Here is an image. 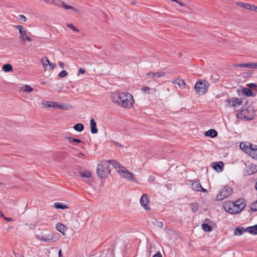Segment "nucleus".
<instances>
[{
  "label": "nucleus",
  "instance_id": "f257e3e1",
  "mask_svg": "<svg viewBox=\"0 0 257 257\" xmlns=\"http://www.w3.org/2000/svg\"><path fill=\"white\" fill-rule=\"evenodd\" d=\"M111 98L112 102L125 108H131L134 103L132 95L128 93L114 92Z\"/></svg>",
  "mask_w": 257,
  "mask_h": 257
},
{
  "label": "nucleus",
  "instance_id": "f03ea898",
  "mask_svg": "<svg viewBox=\"0 0 257 257\" xmlns=\"http://www.w3.org/2000/svg\"><path fill=\"white\" fill-rule=\"evenodd\" d=\"M245 207V203L242 199L234 202H230L224 205L225 210L230 214H236L240 212Z\"/></svg>",
  "mask_w": 257,
  "mask_h": 257
},
{
  "label": "nucleus",
  "instance_id": "7ed1b4c3",
  "mask_svg": "<svg viewBox=\"0 0 257 257\" xmlns=\"http://www.w3.org/2000/svg\"><path fill=\"white\" fill-rule=\"evenodd\" d=\"M112 162H116L115 160H103L100 162L97 168V174L101 178L106 177L110 173L109 166H112Z\"/></svg>",
  "mask_w": 257,
  "mask_h": 257
},
{
  "label": "nucleus",
  "instance_id": "20e7f679",
  "mask_svg": "<svg viewBox=\"0 0 257 257\" xmlns=\"http://www.w3.org/2000/svg\"><path fill=\"white\" fill-rule=\"evenodd\" d=\"M112 166L116 169L117 173L122 178L131 181H136L134 174L130 172L126 168L121 166L118 162H112Z\"/></svg>",
  "mask_w": 257,
  "mask_h": 257
},
{
  "label": "nucleus",
  "instance_id": "39448f33",
  "mask_svg": "<svg viewBox=\"0 0 257 257\" xmlns=\"http://www.w3.org/2000/svg\"><path fill=\"white\" fill-rule=\"evenodd\" d=\"M238 117L244 118L247 120H251L253 117V112L249 107H246L242 110L237 114Z\"/></svg>",
  "mask_w": 257,
  "mask_h": 257
},
{
  "label": "nucleus",
  "instance_id": "423d86ee",
  "mask_svg": "<svg viewBox=\"0 0 257 257\" xmlns=\"http://www.w3.org/2000/svg\"><path fill=\"white\" fill-rule=\"evenodd\" d=\"M38 239L40 240L44 241L47 242H55L57 241L60 238V235L59 234H55L53 233H50L44 236L39 235L37 237Z\"/></svg>",
  "mask_w": 257,
  "mask_h": 257
},
{
  "label": "nucleus",
  "instance_id": "0eeeda50",
  "mask_svg": "<svg viewBox=\"0 0 257 257\" xmlns=\"http://www.w3.org/2000/svg\"><path fill=\"white\" fill-rule=\"evenodd\" d=\"M232 193V189L228 186L224 187L216 196L218 200L221 201L229 196Z\"/></svg>",
  "mask_w": 257,
  "mask_h": 257
},
{
  "label": "nucleus",
  "instance_id": "6e6552de",
  "mask_svg": "<svg viewBox=\"0 0 257 257\" xmlns=\"http://www.w3.org/2000/svg\"><path fill=\"white\" fill-rule=\"evenodd\" d=\"M208 86L209 84L207 82L199 81L195 84L194 88L199 93L204 94L207 91Z\"/></svg>",
  "mask_w": 257,
  "mask_h": 257
},
{
  "label": "nucleus",
  "instance_id": "1a4fd4ad",
  "mask_svg": "<svg viewBox=\"0 0 257 257\" xmlns=\"http://www.w3.org/2000/svg\"><path fill=\"white\" fill-rule=\"evenodd\" d=\"M191 187L192 189L195 191H201L203 192H206L207 190L204 189L200 184V183L198 180L197 181H191Z\"/></svg>",
  "mask_w": 257,
  "mask_h": 257
},
{
  "label": "nucleus",
  "instance_id": "9d476101",
  "mask_svg": "<svg viewBox=\"0 0 257 257\" xmlns=\"http://www.w3.org/2000/svg\"><path fill=\"white\" fill-rule=\"evenodd\" d=\"M149 196L147 194H145L142 195L140 199V203L142 206L146 210H149L150 209L148 204L149 203Z\"/></svg>",
  "mask_w": 257,
  "mask_h": 257
},
{
  "label": "nucleus",
  "instance_id": "9b49d317",
  "mask_svg": "<svg viewBox=\"0 0 257 257\" xmlns=\"http://www.w3.org/2000/svg\"><path fill=\"white\" fill-rule=\"evenodd\" d=\"M165 73L164 72H149L146 74V75L149 77L151 78L155 79L157 78H160L165 75Z\"/></svg>",
  "mask_w": 257,
  "mask_h": 257
},
{
  "label": "nucleus",
  "instance_id": "f8f14e48",
  "mask_svg": "<svg viewBox=\"0 0 257 257\" xmlns=\"http://www.w3.org/2000/svg\"><path fill=\"white\" fill-rule=\"evenodd\" d=\"M250 147V150L247 155L253 159H257V146L252 144Z\"/></svg>",
  "mask_w": 257,
  "mask_h": 257
},
{
  "label": "nucleus",
  "instance_id": "ddd939ff",
  "mask_svg": "<svg viewBox=\"0 0 257 257\" xmlns=\"http://www.w3.org/2000/svg\"><path fill=\"white\" fill-rule=\"evenodd\" d=\"M15 28L18 29L19 33L20 34V38L25 41V36H27L26 32L23 26L19 25V26H15Z\"/></svg>",
  "mask_w": 257,
  "mask_h": 257
},
{
  "label": "nucleus",
  "instance_id": "4468645a",
  "mask_svg": "<svg viewBox=\"0 0 257 257\" xmlns=\"http://www.w3.org/2000/svg\"><path fill=\"white\" fill-rule=\"evenodd\" d=\"M43 104L46 107L62 108L61 105L52 101H46L43 102Z\"/></svg>",
  "mask_w": 257,
  "mask_h": 257
},
{
  "label": "nucleus",
  "instance_id": "2eb2a0df",
  "mask_svg": "<svg viewBox=\"0 0 257 257\" xmlns=\"http://www.w3.org/2000/svg\"><path fill=\"white\" fill-rule=\"evenodd\" d=\"M252 144L250 143L244 144L241 143L240 144L239 147L241 150H242L246 154H248V152L250 150V146Z\"/></svg>",
  "mask_w": 257,
  "mask_h": 257
},
{
  "label": "nucleus",
  "instance_id": "dca6fc26",
  "mask_svg": "<svg viewBox=\"0 0 257 257\" xmlns=\"http://www.w3.org/2000/svg\"><path fill=\"white\" fill-rule=\"evenodd\" d=\"M256 172H257V166L256 165L251 164L249 166V168L246 170V174L247 175H250L252 174L255 173Z\"/></svg>",
  "mask_w": 257,
  "mask_h": 257
},
{
  "label": "nucleus",
  "instance_id": "f3484780",
  "mask_svg": "<svg viewBox=\"0 0 257 257\" xmlns=\"http://www.w3.org/2000/svg\"><path fill=\"white\" fill-rule=\"evenodd\" d=\"M212 165L213 168L218 172H221L223 170V163L222 162H214Z\"/></svg>",
  "mask_w": 257,
  "mask_h": 257
},
{
  "label": "nucleus",
  "instance_id": "a211bd4d",
  "mask_svg": "<svg viewBox=\"0 0 257 257\" xmlns=\"http://www.w3.org/2000/svg\"><path fill=\"white\" fill-rule=\"evenodd\" d=\"M90 130L92 134H95L97 133L98 130L96 127V123L93 118H91L90 120Z\"/></svg>",
  "mask_w": 257,
  "mask_h": 257
},
{
  "label": "nucleus",
  "instance_id": "6ab92c4d",
  "mask_svg": "<svg viewBox=\"0 0 257 257\" xmlns=\"http://www.w3.org/2000/svg\"><path fill=\"white\" fill-rule=\"evenodd\" d=\"M231 105L234 107H238L241 104L242 101L238 98H233L231 100Z\"/></svg>",
  "mask_w": 257,
  "mask_h": 257
},
{
  "label": "nucleus",
  "instance_id": "aec40b11",
  "mask_svg": "<svg viewBox=\"0 0 257 257\" xmlns=\"http://www.w3.org/2000/svg\"><path fill=\"white\" fill-rule=\"evenodd\" d=\"M56 229H57V230L62 233L63 234H64L66 227L63 224L61 223H58L56 225Z\"/></svg>",
  "mask_w": 257,
  "mask_h": 257
},
{
  "label": "nucleus",
  "instance_id": "412c9836",
  "mask_svg": "<svg viewBox=\"0 0 257 257\" xmlns=\"http://www.w3.org/2000/svg\"><path fill=\"white\" fill-rule=\"evenodd\" d=\"M246 230L250 234H257V224L246 228Z\"/></svg>",
  "mask_w": 257,
  "mask_h": 257
},
{
  "label": "nucleus",
  "instance_id": "4be33fe9",
  "mask_svg": "<svg viewBox=\"0 0 257 257\" xmlns=\"http://www.w3.org/2000/svg\"><path fill=\"white\" fill-rule=\"evenodd\" d=\"M206 136H208L211 138H214L217 136V132L213 129H210L205 133Z\"/></svg>",
  "mask_w": 257,
  "mask_h": 257
},
{
  "label": "nucleus",
  "instance_id": "5701e85b",
  "mask_svg": "<svg viewBox=\"0 0 257 257\" xmlns=\"http://www.w3.org/2000/svg\"><path fill=\"white\" fill-rule=\"evenodd\" d=\"M242 92L246 96H255V94L253 93L252 91L249 88H243Z\"/></svg>",
  "mask_w": 257,
  "mask_h": 257
},
{
  "label": "nucleus",
  "instance_id": "b1692460",
  "mask_svg": "<svg viewBox=\"0 0 257 257\" xmlns=\"http://www.w3.org/2000/svg\"><path fill=\"white\" fill-rule=\"evenodd\" d=\"M245 232H246V228H236L234 230V235L239 236Z\"/></svg>",
  "mask_w": 257,
  "mask_h": 257
},
{
  "label": "nucleus",
  "instance_id": "393cba45",
  "mask_svg": "<svg viewBox=\"0 0 257 257\" xmlns=\"http://www.w3.org/2000/svg\"><path fill=\"white\" fill-rule=\"evenodd\" d=\"M54 206L56 208L65 209H68L69 207L67 205L63 204L60 202H56L54 204Z\"/></svg>",
  "mask_w": 257,
  "mask_h": 257
},
{
  "label": "nucleus",
  "instance_id": "a878e982",
  "mask_svg": "<svg viewBox=\"0 0 257 257\" xmlns=\"http://www.w3.org/2000/svg\"><path fill=\"white\" fill-rule=\"evenodd\" d=\"M80 176L82 178H90L91 177V173L88 170L79 173Z\"/></svg>",
  "mask_w": 257,
  "mask_h": 257
},
{
  "label": "nucleus",
  "instance_id": "bb28decb",
  "mask_svg": "<svg viewBox=\"0 0 257 257\" xmlns=\"http://www.w3.org/2000/svg\"><path fill=\"white\" fill-rule=\"evenodd\" d=\"M238 6H239L240 7H242L246 10H253V8H254V6H253V5H249L247 4H244V3H238Z\"/></svg>",
  "mask_w": 257,
  "mask_h": 257
},
{
  "label": "nucleus",
  "instance_id": "cd10ccee",
  "mask_svg": "<svg viewBox=\"0 0 257 257\" xmlns=\"http://www.w3.org/2000/svg\"><path fill=\"white\" fill-rule=\"evenodd\" d=\"M174 84H177L180 87H183L185 83L182 79H176L173 81Z\"/></svg>",
  "mask_w": 257,
  "mask_h": 257
},
{
  "label": "nucleus",
  "instance_id": "c85d7f7f",
  "mask_svg": "<svg viewBox=\"0 0 257 257\" xmlns=\"http://www.w3.org/2000/svg\"><path fill=\"white\" fill-rule=\"evenodd\" d=\"M251 63L236 64L234 65V67H245L250 68Z\"/></svg>",
  "mask_w": 257,
  "mask_h": 257
},
{
  "label": "nucleus",
  "instance_id": "c756f323",
  "mask_svg": "<svg viewBox=\"0 0 257 257\" xmlns=\"http://www.w3.org/2000/svg\"><path fill=\"white\" fill-rule=\"evenodd\" d=\"M75 131L81 132L84 130V125L82 123H77L74 126Z\"/></svg>",
  "mask_w": 257,
  "mask_h": 257
},
{
  "label": "nucleus",
  "instance_id": "7c9ffc66",
  "mask_svg": "<svg viewBox=\"0 0 257 257\" xmlns=\"http://www.w3.org/2000/svg\"><path fill=\"white\" fill-rule=\"evenodd\" d=\"M12 66L9 64H5L3 66V70L6 72H10L12 70Z\"/></svg>",
  "mask_w": 257,
  "mask_h": 257
},
{
  "label": "nucleus",
  "instance_id": "2f4dec72",
  "mask_svg": "<svg viewBox=\"0 0 257 257\" xmlns=\"http://www.w3.org/2000/svg\"><path fill=\"white\" fill-rule=\"evenodd\" d=\"M202 228L204 231L211 232L212 231V227L207 223H203L202 224Z\"/></svg>",
  "mask_w": 257,
  "mask_h": 257
},
{
  "label": "nucleus",
  "instance_id": "473e14b6",
  "mask_svg": "<svg viewBox=\"0 0 257 257\" xmlns=\"http://www.w3.org/2000/svg\"><path fill=\"white\" fill-rule=\"evenodd\" d=\"M66 139H67L70 143L71 144H73V143H82V141L79 139H74L72 137H66Z\"/></svg>",
  "mask_w": 257,
  "mask_h": 257
},
{
  "label": "nucleus",
  "instance_id": "72a5a7b5",
  "mask_svg": "<svg viewBox=\"0 0 257 257\" xmlns=\"http://www.w3.org/2000/svg\"><path fill=\"white\" fill-rule=\"evenodd\" d=\"M41 62L43 64V67L45 68V69H47L48 68V64L49 63V60L48 59V58L47 57H45L44 58H43L41 59Z\"/></svg>",
  "mask_w": 257,
  "mask_h": 257
},
{
  "label": "nucleus",
  "instance_id": "f704fd0d",
  "mask_svg": "<svg viewBox=\"0 0 257 257\" xmlns=\"http://www.w3.org/2000/svg\"><path fill=\"white\" fill-rule=\"evenodd\" d=\"M142 90L145 92H148V94H149L150 93V91H153L154 92H155L156 89L155 88H151L148 86H145L142 88Z\"/></svg>",
  "mask_w": 257,
  "mask_h": 257
},
{
  "label": "nucleus",
  "instance_id": "c9c22d12",
  "mask_svg": "<svg viewBox=\"0 0 257 257\" xmlns=\"http://www.w3.org/2000/svg\"><path fill=\"white\" fill-rule=\"evenodd\" d=\"M250 208L253 211H257V200L250 204Z\"/></svg>",
  "mask_w": 257,
  "mask_h": 257
},
{
  "label": "nucleus",
  "instance_id": "e433bc0d",
  "mask_svg": "<svg viewBox=\"0 0 257 257\" xmlns=\"http://www.w3.org/2000/svg\"><path fill=\"white\" fill-rule=\"evenodd\" d=\"M191 207L192 211L195 212L197 211L198 208V204L196 203H194L191 204Z\"/></svg>",
  "mask_w": 257,
  "mask_h": 257
},
{
  "label": "nucleus",
  "instance_id": "4c0bfd02",
  "mask_svg": "<svg viewBox=\"0 0 257 257\" xmlns=\"http://www.w3.org/2000/svg\"><path fill=\"white\" fill-rule=\"evenodd\" d=\"M247 87L251 90L257 91V85L254 83H249L247 85Z\"/></svg>",
  "mask_w": 257,
  "mask_h": 257
},
{
  "label": "nucleus",
  "instance_id": "58836bf2",
  "mask_svg": "<svg viewBox=\"0 0 257 257\" xmlns=\"http://www.w3.org/2000/svg\"><path fill=\"white\" fill-rule=\"evenodd\" d=\"M66 26L75 32H78V30L72 24H67Z\"/></svg>",
  "mask_w": 257,
  "mask_h": 257
},
{
  "label": "nucleus",
  "instance_id": "ea45409f",
  "mask_svg": "<svg viewBox=\"0 0 257 257\" xmlns=\"http://www.w3.org/2000/svg\"><path fill=\"white\" fill-rule=\"evenodd\" d=\"M33 89L29 85H26L24 88V91L26 92H31Z\"/></svg>",
  "mask_w": 257,
  "mask_h": 257
},
{
  "label": "nucleus",
  "instance_id": "a19ab883",
  "mask_svg": "<svg viewBox=\"0 0 257 257\" xmlns=\"http://www.w3.org/2000/svg\"><path fill=\"white\" fill-rule=\"evenodd\" d=\"M67 75H68V73L66 70H62L59 74V76L61 77H64L66 76H67Z\"/></svg>",
  "mask_w": 257,
  "mask_h": 257
},
{
  "label": "nucleus",
  "instance_id": "79ce46f5",
  "mask_svg": "<svg viewBox=\"0 0 257 257\" xmlns=\"http://www.w3.org/2000/svg\"><path fill=\"white\" fill-rule=\"evenodd\" d=\"M19 20L20 21L25 22L26 21V18L25 16H24L23 15H20L19 16Z\"/></svg>",
  "mask_w": 257,
  "mask_h": 257
},
{
  "label": "nucleus",
  "instance_id": "37998d69",
  "mask_svg": "<svg viewBox=\"0 0 257 257\" xmlns=\"http://www.w3.org/2000/svg\"><path fill=\"white\" fill-rule=\"evenodd\" d=\"M62 6L66 10H70V6L67 5V4H65L64 3H62Z\"/></svg>",
  "mask_w": 257,
  "mask_h": 257
},
{
  "label": "nucleus",
  "instance_id": "c03bdc74",
  "mask_svg": "<svg viewBox=\"0 0 257 257\" xmlns=\"http://www.w3.org/2000/svg\"><path fill=\"white\" fill-rule=\"evenodd\" d=\"M250 68L257 69V63H251Z\"/></svg>",
  "mask_w": 257,
  "mask_h": 257
},
{
  "label": "nucleus",
  "instance_id": "a18cd8bd",
  "mask_svg": "<svg viewBox=\"0 0 257 257\" xmlns=\"http://www.w3.org/2000/svg\"><path fill=\"white\" fill-rule=\"evenodd\" d=\"M48 65L49 66V69L50 70L53 69L55 66V64H54L53 63H50V62H49Z\"/></svg>",
  "mask_w": 257,
  "mask_h": 257
},
{
  "label": "nucleus",
  "instance_id": "49530a36",
  "mask_svg": "<svg viewBox=\"0 0 257 257\" xmlns=\"http://www.w3.org/2000/svg\"><path fill=\"white\" fill-rule=\"evenodd\" d=\"M14 254H15L16 257H24L23 255L21 254L20 253H16L14 252Z\"/></svg>",
  "mask_w": 257,
  "mask_h": 257
},
{
  "label": "nucleus",
  "instance_id": "de8ad7c7",
  "mask_svg": "<svg viewBox=\"0 0 257 257\" xmlns=\"http://www.w3.org/2000/svg\"><path fill=\"white\" fill-rule=\"evenodd\" d=\"M78 72H79V73H80V74H83L85 73V70H84V69L81 68L79 69Z\"/></svg>",
  "mask_w": 257,
  "mask_h": 257
},
{
  "label": "nucleus",
  "instance_id": "09e8293b",
  "mask_svg": "<svg viewBox=\"0 0 257 257\" xmlns=\"http://www.w3.org/2000/svg\"><path fill=\"white\" fill-rule=\"evenodd\" d=\"M59 65L61 68H63L64 67V64L61 62L59 63Z\"/></svg>",
  "mask_w": 257,
  "mask_h": 257
},
{
  "label": "nucleus",
  "instance_id": "8fccbe9b",
  "mask_svg": "<svg viewBox=\"0 0 257 257\" xmlns=\"http://www.w3.org/2000/svg\"><path fill=\"white\" fill-rule=\"evenodd\" d=\"M153 257H162V256L160 253H158L153 255Z\"/></svg>",
  "mask_w": 257,
  "mask_h": 257
},
{
  "label": "nucleus",
  "instance_id": "3c124183",
  "mask_svg": "<svg viewBox=\"0 0 257 257\" xmlns=\"http://www.w3.org/2000/svg\"><path fill=\"white\" fill-rule=\"evenodd\" d=\"M26 40L28 41H32L31 38L30 37L27 36V35L26 36H25V40Z\"/></svg>",
  "mask_w": 257,
  "mask_h": 257
},
{
  "label": "nucleus",
  "instance_id": "603ef678",
  "mask_svg": "<svg viewBox=\"0 0 257 257\" xmlns=\"http://www.w3.org/2000/svg\"><path fill=\"white\" fill-rule=\"evenodd\" d=\"M150 181H154L155 180V177L154 176L150 177L149 179Z\"/></svg>",
  "mask_w": 257,
  "mask_h": 257
},
{
  "label": "nucleus",
  "instance_id": "864d4df0",
  "mask_svg": "<svg viewBox=\"0 0 257 257\" xmlns=\"http://www.w3.org/2000/svg\"><path fill=\"white\" fill-rule=\"evenodd\" d=\"M4 219L8 221H11L12 220V219L11 218L4 217Z\"/></svg>",
  "mask_w": 257,
  "mask_h": 257
},
{
  "label": "nucleus",
  "instance_id": "5fc2aeb1",
  "mask_svg": "<svg viewBox=\"0 0 257 257\" xmlns=\"http://www.w3.org/2000/svg\"><path fill=\"white\" fill-rule=\"evenodd\" d=\"M70 10H72V11L76 12H77V10L76 8H75L74 7H73L72 6H71Z\"/></svg>",
  "mask_w": 257,
  "mask_h": 257
},
{
  "label": "nucleus",
  "instance_id": "6e6d98bb",
  "mask_svg": "<svg viewBox=\"0 0 257 257\" xmlns=\"http://www.w3.org/2000/svg\"><path fill=\"white\" fill-rule=\"evenodd\" d=\"M59 257H62V251L61 249L59 250Z\"/></svg>",
  "mask_w": 257,
  "mask_h": 257
},
{
  "label": "nucleus",
  "instance_id": "4d7b16f0",
  "mask_svg": "<svg viewBox=\"0 0 257 257\" xmlns=\"http://www.w3.org/2000/svg\"><path fill=\"white\" fill-rule=\"evenodd\" d=\"M252 10L257 13V7L254 6V8Z\"/></svg>",
  "mask_w": 257,
  "mask_h": 257
},
{
  "label": "nucleus",
  "instance_id": "13d9d810",
  "mask_svg": "<svg viewBox=\"0 0 257 257\" xmlns=\"http://www.w3.org/2000/svg\"><path fill=\"white\" fill-rule=\"evenodd\" d=\"M0 217H4V215L1 211L0 212Z\"/></svg>",
  "mask_w": 257,
  "mask_h": 257
},
{
  "label": "nucleus",
  "instance_id": "bf43d9fd",
  "mask_svg": "<svg viewBox=\"0 0 257 257\" xmlns=\"http://www.w3.org/2000/svg\"><path fill=\"white\" fill-rule=\"evenodd\" d=\"M205 221L206 222V223H208V221H209V219L208 218L205 219Z\"/></svg>",
  "mask_w": 257,
  "mask_h": 257
},
{
  "label": "nucleus",
  "instance_id": "052dcab7",
  "mask_svg": "<svg viewBox=\"0 0 257 257\" xmlns=\"http://www.w3.org/2000/svg\"><path fill=\"white\" fill-rule=\"evenodd\" d=\"M78 156L80 157L82 156H84V155L82 153H80L78 154Z\"/></svg>",
  "mask_w": 257,
  "mask_h": 257
},
{
  "label": "nucleus",
  "instance_id": "680f3d73",
  "mask_svg": "<svg viewBox=\"0 0 257 257\" xmlns=\"http://www.w3.org/2000/svg\"><path fill=\"white\" fill-rule=\"evenodd\" d=\"M178 3L180 6H184V4H183V3H179V2H178Z\"/></svg>",
  "mask_w": 257,
  "mask_h": 257
},
{
  "label": "nucleus",
  "instance_id": "e2e57ef3",
  "mask_svg": "<svg viewBox=\"0 0 257 257\" xmlns=\"http://www.w3.org/2000/svg\"><path fill=\"white\" fill-rule=\"evenodd\" d=\"M4 184L3 183H2V182H0V185H4Z\"/></svg>",
  "mask_w": 257,
  "mask_h": 257
}]
</instances>
